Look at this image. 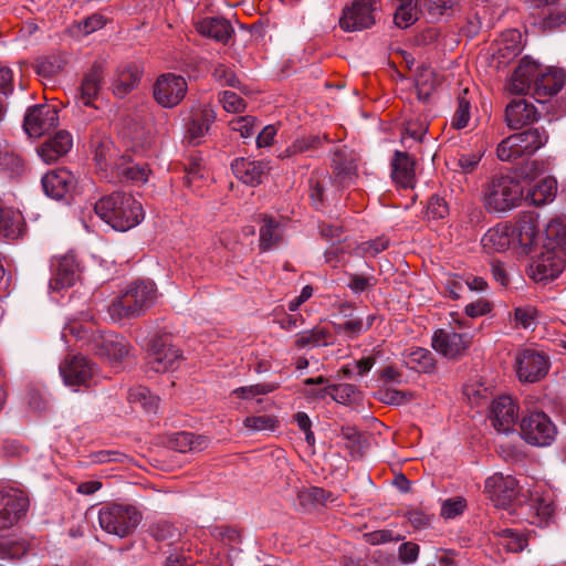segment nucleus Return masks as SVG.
Masks as SVG:
<instances>
[{
    "mask_svg": "<svg viewBox=\"0 0 566 566\" xmlns=\"http://www.w3.org/2000/svg\"><path fill=\"white\" fill-rule=\"evenodd\" d=\"M54 279L51 281L53 289L71 287L80 279V268L72 253H65L53 264Z\"/></svg>",
    "mask_w": 566,
    "mask_h": 566,
    "instance_id": "24",
    "label": "nucleus"
},
{
    "mask_svg": "<svg viewBox=\"0 0 566 566\" xmlns=\"http://www.w3.org/2000/svg\"><path fill=\"white\" fill-rule=\"evenodd\" d=\"M564 266V256L557 250H544L533 259L527 273L535 282H548L558 277Z\"/></svg>",
    "mask_w": 566,
    "mask_h": 566,
    "instance_id": "14",
    "label": "nucleus"
},
{
    "mask_svg": "<svg viewBox=\"0 0 566 566\" xmlns=\"http://www.w3.org/2000/svg\"><path fill=\"white\" fill-rule=\"evenodd\" d=\"M539 118L536 107L525 99H513L505 109V120L509 127L518 129Z\"/></svg>",
    "mask_w": 566,
    "mask_h": 566,
    "instance_id": "23",
    "label": "nucleus"
},
{
    "mask_svg": "<svg viewBox=\"0 0 566 566\" xmlns=\"http://www.w3.org/2000/svg\"><path fill=\"white\" fill-rule=\"evenodd\" d=\"M557 192V181L553 177H545L537 181L524 196V199L534 206H542L554 200Z\"/></svg>",
    "mask_w": 566,
    "mask_h": 566,
    "instance_id": "32",
    "label": "nucleus"
},
{
    "mask_svg": "<svg viewBox=\"0 0 566 566\" xmlns=\"http://www.w3.org/2000/svg\"><path fill=\"white\" fill-rule=\"evenodd\" d=\"M549 369L548 357L535 349H523L516 354L515 370L522 382H536L544 378Z\"/></svg>",
    "mask_w": 566,
    "mask_h": 566,
    "instance_id": "10",
    "label": "nucleus"
},
{
    "mask_svg": "<svg viewBox=\"0 0 566 566\" xmlns=\"http://www.w3.org/2000/svg\"><path fill=\"white\" fill-rule=\"evenodd\" d=\"M142 71L136 63H126L120 65L113 80V92L118 97L126 96L139 83Z\"/></svg>",
    "mask_w": 566,
    "mask_h": 566,
    "instance_id": "27",
    "label": "nucleus"
},
{
    "mask_svg": "<svg viewBox=\"0 0 566 566\" xmlns=\"http://www.w3.org/2000/svg\"><path fill=\"white\" fill-rule=\"evenodd\" d=\"M157 298V289L153 281L136 280L108 306V314L115 322L140 316L151 307Z\"/></svg>",
    "mask_w": 566,
    "mask_h": 566,
    "instance_id": "3",
    "label": "nucleus"
},
{
    "mask_svg": "<svg viewBox=\"0 0 566 566\" xmlns=\"http://www.w3.org/2000/svg\"><path fill=\"white\" fill-rule=\"evenodd\" d=\"M319 234L322 238H324L326 240V243H331L332 245H335V244H338L342 242V228L340 227L323 223L319 227Z\"/></svg>",
    "mask_w": 566,
    "mask_h": 566,
    "instance_id": "64",
    "label": "nucleus"
},
{
    "mask_svg": "<svg viewBox=\"0 0 566 566\" xmlns=\"http://www.w3.org/2000/svg\"><path fill=\"white\" fill-rule=\"evenodd\" d=\"M493 308L491 302L485 298H479L465 306V314L469 317L475 318L489 314Z\"/></svg>",
    "mask_w": 566,
    "mask_h": 566,
    "instance_id": "63",
    "label": "nucleus"
},
{
    "mask_svg": "<svg viewBox=\"0 0 566 566\" xmlns=\"http://www.w3.org/2000/svg\"><path fill=\"white\" fill-rule=\"evenodd\" d=\"M421 13L426 14L422 0H406L396 10L394 21L399 28H408L419 19Z\"/></svg>",
    "mask_w": 566,
    "mask_h": 566,
    "instance_id": "34",
    "label": "nucleus"
},
{
    "mask_svg": "<svg viewBox=\"0 0 566 566\" xmlns=\"http://www.w3.org/2000/svg\"><path fill=\"white\" fill-rule=\"evenodd\" d=\"M72 146L73 139L71 134L65 130H60L39 147L38 154L43 161L51 164L67 154Z\"/></svg>",
    "mask_w": 566,
    "mask_h": 566,
    "instance_id": "26",
    "label": "nucleus"
},
{
    "mask_svg": "<svg viewBox=\"0 0 566 566\" xmlns=\"http://www.w3.org/2000/svg\"><path fill=\"white\" fill-rule=\"evenodd\" d=\"M525 506L528 511L527 518L530 523L538 526L546 524L554 513L553 500L549 493L530 492V499Z\"/></svg>",
    "mask_w": 566,
    "mask_h": 566,
    "instance_id": "25",
    "label": "nucleus"
},
{
    "mask_svg": "<svg viewBox=\"0 0 566 566\" xmlns=\"http://www.w3.org/2000/svg\"><path fill=\"white\" fill-rule=\"evenodd\" d=\"M201 35L227 43L233 33L230 22L223 18H205L197 24Z\"/></svg>",
    "mask_w": 566,
    "mask_h": 566,
    "instance_id": "30",
    "label": "nucleus"
},
{
    "mask_svg": "<svg viewBox=\"0 0 566 566\" xmlns=\"http://www.w3.org/2000/svg\"><path fill=\"white\" fill-rule=\"evenodd\" d=\"M417 98L427 103L437 88V76L429 67L419 70L415 81Z\"/></svg>",
    "mask_w": 566,
    "mask_h": 566,
    "instance_id": "36",
    "label": "nucleus"
},
{
    "mask_svg": "<svg viewBox=\"0 0 566 566\" xmlns=\"http://www.w3.org/2000/svg\"><path fill=\"white\" fill-rule=\"evenodd\" d=\"M501 544L510 552H522L527 545V538L524 534L505 528L501 532Z\"/></svg>",
    "mask_w": 566,
    "mask_h": 566,
    "instance_id": "52",
    "label": "nucleus"
},
{
    "mask_svg": "<svg viewBox=\"0 0 566 566\" xmlns=\"http://www.w3.org/2000/svg\"><path fill=\"white\" fill-rule=\"evenodd\" d=\"M214 119V112L208 106L195 112L187 125L186 138L192 144H199Z\"/></svg>",
    "mask_w": 566,
    "mask_h": 566,
    "instance_id": "28",
    "label": "nucleus"
},
{
    "mask_svg": "<svg viewBox=\"0 0 566 566\" xmlns=\"http://www.w3.org/2000/svg\"><path fill=\"white\" fill-rule=\"evenodd\" d=\"M234 176L245 185H260L270 170L268 163L237 158L231 165Z\"/></svg>",
    "mask_w": 566,
    "mask_h": 566,
    "instance_id": "22",
    "label": "nucleus"
},
{
    "mask_svg": "<svg viewBox=\"0 0 566 566\" xmlns=\"http://www.w3.org/2000/svg\"><path fill=\"white\" fill-rule=\"evenodd\" d=\"M229 126L233 132L239 133L242 138H250L254 135L256 119L251 115L239 116L231 119Z\"/></svg>",
    "mask_w": 566,
    "mask_h": 566,
    "instance_id": "54",
    "label": "nucleus"
},
{
    "mask_svg": "<svg viewBox=\"0 0 566 566\" xmlns=\"http://www.w3.org/2000/svg\"><path fill=\"white\" fill-rule=\"evenodd\" d=\"M95 213L116 231H127L144 219L142 203L132 195L113 192L99 199L94 207Z\"/></svg>",
    "mask_w": 566,
    "mask_h": 566,
    "instance_id": "2",
    "label": "nucleus"
},
{
    "mask_svg": "<svg viewBox=\"0 0 566 566\" xmlns=\"http://www.w3.org/2000/svg\"><path fill=\"white\" fill-rule=\"evenodd\" d=\"M279 388L274 382H262L235 388L232 395L240 399H253L256 396L270 394Z\"/></svg>",
    "mask_w": 566,
    "mask_h": 566,
    "instance_id": "51",
    "label": "nucleus"
},
{
    "mask_svg": "<svg viewBox=\"0 0 566 566\" xmlns=\"http://www.w3.org/2000/svg\"><path fill=\"white\" fill-rule=\"evenodd\" d=\"M333 186L332 178L326 171L316 170L310 178V196L315 206H321L325 199V192Z\"/></svg>",
    "mask_w": 566,
    "mask_h": 566,
    "instance_id": "39",
    "label": "nucleus"
},
{
    "mask_svg": "<svg viewBox=\"0 0 566 566\" xmlns=\"http://www.w3.org/2000/svg\"><path fill=\"white\" fill-rule=\"evenodd\" d=\"M298 499L303 505H325L333 502V494L322 488L312 486L298 493Z\"/></svg>",
    "mask_w": 566,
    "mask_h": 566,
    "instance_id": "47",
    "label": "nucleus"
},
{
    "mask_svg": "<svg viewBox=\"0 0 566 566\" xmlns=\"http://www.w3.org/2000/svg\"><path fill=\"white\" fill-rule=\"evenodd\" d=\"M423 10L431 21L450 15L459 7L460 0H422Z\"/></svg>",
    "mask_w": 566,
    "mask_h": 566,
    "instance_id": "43",
    "label": "nucleus"
},
{
    "mask_svg": "<svg viewBox=\"0 0 566 566\" xmlns=\"http://www.w3.org/2000/svg\"><path fill=\"white\" fill-rule=\"evenodd\" d=\"M467 507L465 500L462 497L446 500L441 507V515L444 518H454L461 515Z\"/></svg>",
    "mask_w": 566,
    "mask_h": 566,
    "instance_id": "60",
    "label": "nucleus"
},
{
    "mask_svg": "<svg viewBox=\"0 0 566 566\" xmlns=\"http://www.w3.org/2000/svg\"><path fill=\"white\" fill-rule=\"evenodd\" d=\"M565 82L564 70L543 69L535 61L524 57L507 80L505 87L512 94H531L536 102L545 103L563 88Z\"/></svg>",
    "mask_w": 566,
    "mask_h": 566,
    "instance_id": "1",
    "label": "nucleus"
},
{
    "mask_svg": "<svg viewBox=\"0 0 566 566\" xmlns=\"http://www.w3.org/2000/svg\"><path fill=\"white\" fill-rule=\"evenodd\" d=\"M379 399L387 405L400 406L413 399V394L398 389H385L379 392Z\"/></svg>",
    "mask_w": 566,
    "mask_h": 566,
    "instance_id": "59",
    "label": "nucleus"
},
{
    "mask_svg": "<svg viewBox=\"0 0 566 566\" xmlns=\"http://www.w3.org/2000/svg\"><path fill=\"white\" fill-rule=\"evenodd\" d=\"M449 213V208L443 198L432 196L428 202L427 214L429 219H442Z\"/></svg>",
    "mask_w": 566,
    "mask_h": 566,
    "instance_id": "61",
    "label": "nucleus"
},
{
    "mask_svg": "<svg viewBox=\"0 0 566 566\" xmlns=\"http://www.w3.org/2000/svg\"><path fill=\"white\" fill-rule=\"evenodd\" d=\"M102 82V71L98 67L93 69L83 80L80 91V102L84 106H91L93 99L97 96Z\"/></svg>",
    "mask_w": 566,
    "mask_h": 566,
    "instance_id": "38",
    "label": "nucleus"
},
{
    "mask_svg": "<svg viewBox=\"0 0 566 566\" xmlns=\"http://www.w3.org/2000/svg\"><path fill=\"white\" fill-rule=\"evenodd\" d=\"M483 157V153L469 151L459 154L455 160L457 169L462 174H471L474 171Z\"/></svg>",
    "mask_w": 566,
    "mask_h": 566,
    "instance_id": "55",
    "label": "nucleus"
},
{
    "mask_svg": "<svg viewBox=\"0 0 566 566\" xmlns=\"http://www.w3.org/2000/svg\"><path fill=\"white\" fill-rule=\"evenodd\" d=\"M285 230L282 221L269 216L262 217L260 227V248L284 244Z\"/></svg>",
    "mask_w": 566,
    "mask_h": 566,
    "instance_id": "31",
    "label": "nucleus"
},
{
    "mask_svg": "<svg viewBox=\"0 0 566 566\" xmlns=\"http://www.w3.org/2000/svg\"><path fill=\"white\" fill-rule=\"evenodd\" d=\"M537 315L536 307L532 305L517 306L513 312L515 326L530 328L535 323Z\"/></svg>",
    "mask_w": 566,
    "mask_h": 566,
    "instance_id": "56",
    "label": "nucleus"
},
{
    "mask_svg": "<svg viewBox=\"0 0 566 566\" xmlns=\"http://www.w3.org/2000/svg\"><path fill=\"white\" fill-rule=\"evenodd\" d=\"M95 371V366L83 356H74L60 366L64 384L72 387H88Z\"/></svg>",
    "mask_w": 566,
    "mask_h": 566,
    "instance_id": "16",
    "label": "nucleus"
},
{
    "mask_svg": "<svg viewBox=\"0 0 566 566\" xmlns=\"http://www.w3.org/2000/svg\"><path fill=\"white\" fill-rule=\"evenodd\" d=\"M59 123L57 111L49 104L30 107L24 117V130L30 137H40Z\"/></svg>",
    "mask_w": 566,
    "mask_h": 566,
    "instance_id": "15",
    "label": "nucleus"
},
{
    "mask_svg": "<svg viewBox=\"0 0 566 566\" xmlns=\"http://www.w3.org/2000/svg\"><path fill=\"white\" fill-rule=\"evenodd\" d=\"M187 91L188 85L182 76L167 73L157 78L153 93L160 106L172 108L185 98Z\"/></svg>",
    "mask_w": 566,
    "mask_h": 566,
    "instance_id": "11",
    "label": "nucleus"
},
{
    "mask_svg": "<svg viewBox=\"0 0 566 566\" xmlns=\"http://www.w3.org/2000/svg\"><path fill=\"white\" fill-rule=\"evenodd\" d=\"M470 338L467 334H458L455 332H447L439 329L433 334V348L449 358H455L469 347Z\"/></svg>",
    "mask_w": 566,
    "mask_h": 566,
    "instance_id": "19",
    "label": "nucleus"
},
{
    "mask_svg": "<svg viewBox=\"0 0 566 566\" xmlns=\"http://www.w3.org/2000/svg\"><path fill=\"white\" fill-rule=\"evenodd\" d=\"M331 397L338 403L352 405L360 399V391L352 384L332 385Z\"/></svg>",
    "mask_w": 566,
    "mask_h": 566,
    "instance_id": "48",
    "label": "nucleus"
},
{
    "mask_svg": "<svg viewBox=\"0 0 566 566\" xmlns=\"http://www.w3.org/2000/svg\"><path fill=\"white\" fill-rule=\"evenodd\" d=\"M143 518L142 512L129 504H108L98 512L99 526L118 537L132 534Z\"/></svg>",
    "mask_w": 566,
    "mask_h": 566,
    "instance_id": "6",
    "label": "nucleus"
},
{
    "mask_svg": "<svg viewBox=\"0 0 566 566\" xmlns=\"http://www.w3.org/2000/svg\"><path fill=\"white\" fill-rule=\"evenodd\" d=\"M405 365L418 373H428L434 366L432 354L421 347L410 349L405 356Z\"/></svg>",
    "mask_w": 566,
    "mask_h": 566,
    "instance_id": "37",
    "label": "nucleus"
},
{
    "mask_svg": "<svg viewBox=\"0 0 566 566\" xmlns=\"http://www.w3.org/2000/svg\"><path fill=\"white\" fill-rule=\"evenodd\" d=\"M328 332L324 328L315 327L311 331H304L296 335L295 346L297 348H304L307 346L316 347L327 345Z\"/></svg>",
    "mask_w": 566,
    "mask_h": 566,
    "instance_id": "45",
    "label": "nucleus"
},
{
    "mask_svg": "<svg viewBox=\"0 0 566 566\" xmlns=\"http://www.w3.org/2000/svg\"><path fill=\"white\" fill-rule=\"evenodd\" d=\"M128 400L133 405L140 406L147 412H155L159 406V398L143 386L132 388L128 392Z\"/></svg>",
    "mask_w": 566,
    "mask_h": 566,
    "instance_id": "44",
    "label": "nucleus"
},
{
    "mask_svg": "<svg viewBox=\"0 0 566 566\" xmlns=\"http://www.w3.org/2000/svg\"><path fill=\"white\" fill-rule=\"evenodd\" d=\"M28 497L24 492L9 488L0 490V531L14 526L25 514Z\"/></svg>",
    "mask_w": 566,
    "mask_h": 566,
    "instance_id": "12",
    "label": "nucleus"
},
{
    "mask_svg": "<svg viewBox=\"0 0 566 566\" xmlns=\"http://www.w3.org/2000/svg\"><path fill=\"white\" fill-rule=\"evenodd\" d=\"M319 144L318 137H301L295 139L284 151H282L279 157L280 158H290L295 155L303 154L311 149H314Z\"/></svg>",
    "mask_w": 566,
    "mask_h": 566,
    "instance_id": "53",
    "label": "nucleus"
},
{
    "mask_svg": "<svg viewBox=\"0 0 566 566\" xmlns=\"http://www.w3.org/2000/svg\"><path fill=\"white\" fill-rule=\"evenodd\" d=\"M0 233L8 239L20 237L22 234L21 214L11 210H3L0 207Z\"/></svg>",
    "mask_w": 566,
    "mask_h": 566,
    "instance_id": "41",
    "label": "nucleus"
},
{
    "mask_svg": "<svg viewBox=\"0 0 566 566\" xmlns=\"http://www.w3.org/2000/svg\"><path fill=\"white\" fill-rule=\"evenodd\" d=\"M220 102L228 113H241L247 108L244 99L234 92L224 91L221 93Z\"/></svg>",
    "mask_w": 566,
    "mask_h": 566,
    "instance_id": "58",
    "label": "nucleus"
},
{
    "mask_svg": "<svg viewBox=\"0 0 566 566\" xmlns=\"http://www.w3.org/2000/svg\"><path fill=\"white\" fill-rule=\"evenodd\" d=\"M522 489L514 476L503 475L502 473L493 474L484 483V491L489 499L495 506L503 509L515 502L520 505L524 504L522 497L526 499V496L521 494Z\"/></svg>",
    "mask_w": 566,
    "mask_h": 566,
    "instance_id": "8",
    "label": "nucleus"
},
{
    "mask_svg": "<svg viewBox=\"0 0 566 566\" xmlns=\"http://www.w3.org/2000/svg\"><path fill=\"white\" fill-rule=\"evenodd\" d=\"M520 432L528 444L546 447L555 440L557 429L545 412L533 411L522 417Z\"/></svg>",
    "mask_w": 566,
    "mask_h": 566,
    "instance_id": "7",
    "label": "nucleus"
},
{
    "mask_svg": "<svg viewBox=\"0 0 566 566\" xmlns=\"http://www.w3.org/2000/svg\"><path fill=\"white\" fill-rule=\"evenodd\" d=\"M76 184L74 175L67 169L52 170L42 178V187L46 196L61 199L69 193Z\"/></svg>",
    "mask_w": 566,
    "mask_h": 566,
    "instance_id": "21",
    "label": "nucleus"
},
{
    "mask_svg": "<svg viewBox=\"0 0 566 566\" xmlns=\"http://www.w3.org/2000/svg\"><path fill=\"white\" fill-rule=\"evenodd\" d=\"M375 0H355L343 10L339 27L345 32L368 29L375 24Z\"/></svg>",
    "mask_w": 566,
    "mask_h": 566,
    "instance_id": "13",
    "label": "nucleus"
},
{
    "mask_svg": "<svg viewBox=\"0 0 566 566\" xmlns=\"http://www.w3.org/2000/svg\"><path fill=\"white\" fill-rule=\"evenodd\" d=\"M515 137H520L517 143L521 144L523 157L532 156L544 147L548 140L547 132L544 128H531L515 133Z\"/></svg>",
    "mask_w": 566,
    "mask_h": 566,
    "instance_id": "33",
    "label": "nucleus"
},
{
    "mask_svg": "<svg viewBox=\"0 0 566 566\" xmlns=\"http://www.w3.org/2000/svg\"><path fill=\"white\" fill-rule=\"evenodd\" d=\"M536 227L523 221L516 227L499 223L489 229L481 239L482 248H532L535 244Z\"/></svg>",
    "mask_w": 566,
    "mask_h": 566,
    "instance_id": "5",
    "label": "nucleus"
},
{
    "mask_svg": "<svg viewBox=\"0 0 566 566\" xmlns=\"http://www.w3.org/2000/svg\"><path fill=\"white\" fill-rule=\"evenodd\" d=\"M546 248H564L566 245V217L553 218L545 228Z\"/></svg>",
    "mask_w": 566,
    "mask_h": 566,
    "instance_id": "40",
    "label": "nucleus"
},
{
    "mask_svg": "<svg viewBox=\"0 0 566 566\" xmlns=\"http://www.w3.org/2000/svg\"><path fill=\"white\" fill-rule=\"evenodd\" d=\"M518 407L510 396H501L492 402L491 419L500 432H509L516 423Z\"/></svg>",
    "mask_w": 566,
    "mask_h": 566,
    "instance_id": "17",
    "label": "nucleus"
},
{
    "mask_svg": "<svg viewBox=\"0 0 566 566\" xmlns=\"http://www.w3.org/2000/svg\"><path fill=\"white\" fill-rule=\"evenodd\" d=\"M391 166L394 181L402 188H412L415 185L412 159L406 153L396 151Z\"/></svg>",
    "mask_w": 566,
    "mask_h": 566,
    "instance_id": "29",
    "label": "nucleus"
},
{
    "mask_svg": "<svg viewBox=\"0 0 566 566\" xmlns=\"http://www.w3.org/2000/svg\"><path fill=\"white\" fill-rule=\"evenodd\" d=\"M375 316L368 315L366 322H364L361 318H352L346 321L343 324H335V331L336 333L346 334L348 337H356L364 331H367L371 327L374 323Z\"/></svg>",
    "mask_w": 566,
    "mask_h": 566,
    "instance_id": "50",
    "label": "nucleus"
},
{
    "mask_svg": "<svg viewBox=\"0 0 566 566\" xmlns=\"http://www.w3.org/2000/svg\"><path fill=\"white\" fill-rule=\"evenodd\" d=\"M517 138L518 137H515V134H513L499 144L496 155L500 160L511 161L523 157L521 144L517 143Z\"/></svg>",
    "mask_w": 566,
    "mask_h": 566,
    "instance_id": "49",
    "label": "nucleus"
},
{
    "mask_svg": "<svg viewBox=\"0 0 566 566\" xmlns=\"http://www.w3.org/2000/svg\"><path fill=\"white\" fill-rule=\"evenodd\" d=\"M181 358L180 350L167 335L156 336L147 349V365L155 373L174 370Z\"/></svg>",
    "mask_w": 566,
    "mask_h": 566,
    "instance_id": "9",
    "label": "nucleus"
},
{
    "mask_svg": "<svg viewBox=\"0 0 566 566\" xmlns=\"http://www.w3.org/2000/svg\"><path fill=\"white\" fill-rule=\"evenodd\" d=\"M467 95L468 88L463 90L458 97V106L451 120V126L455 129L467 127L471 117V103Z\"/></svg>",
    "mask_w": 566,
    "mask_h": 566,
    "instance_id": "46",
    "label": "nucleus"
},
{
    "mask_svg": "<svg viewBox=\"0 0 566 566\" xmlns=\"http://www.w3.org/2000/svg\"><path fill=\"white\" fill-rule=\"evenodd\" d=\"M209 439L206 436L192 432H178L172 439V447L179 452H200L207 449Z\"/></svg>",
    "mask_w": 566,
    "mask_h": 566,
    "instance_id": "35",
    "label": "nucleus"
},
{
    "mask_svg": "<svg viewBox=\"0 0 566 566\" xmlns=\"http://www.w3.org/2000/svg\"><path fill=\"white\" fill-rule=\"evenodd\" d=\"M304 384L306 386H315L318 385L321 387L318 388H311L306 390V395L308 397L315 398V399H325L327 396L331 397L332 391V385H326L327 379L323 376H318L316 378H307L305 379Z\"/></svg>",
    "mask_w": 566,
    "mask_h": 566,
    "instance_id": "57",
    "label": "nucleus"
},
{
    "mask_svg": "<svg viewBox=\"0 0 566 566\" xmlns=\"http://www.w3.org/2000/svg\"><path fill=\"white\" fill-rule=\"evenodd\" d=\"M64 61L57 56H48L38 63V72L45 76H52L63 67Z\"/></svg>",
    "mask_w": 566,
    "mask_h": 566,
    "instance_id": "62",
    "label": "nucleus"
},
{
    "mask_svg": "<svg viewBox=\"0 0 566 566\" xmlns=\"http://www.w3.org/2000/svg\"><path fill=\"white\" fill-rule=\"evenodd\" d=\"M96 353L105 357L109 363H120L129 354V344L123 337L114 333L101 334L95 338Z\"/></svg>",
    "mask_w": 566,
    "mask_h": 566,
    "instance_id": "18",
    "label": "nucleus"
},
{
    "mask_svg": "<svg viewBox=\"0 0 566 566\" xmlns=\"http://www.w3.org/2000/svg\"><path fill=\"white\" fill-rule=\"evenodd\" d=\"M280 426V420L274 415L249 416L243 420V427L249 432H273Z\"/></svg>",
    "mask_w": 566,
    "mask_h": 566,
    "instance_id": "42",
    "label": "nucleus"
},
{
    "mask_svg": "<svg viewBox=\"0 0 566 566\" xmlns=\"http://www.w3.org/2000/svg\"><path fill=\"white\" fill-rule=\"evenodd\" d=\"M332 160L336 181L342 187L349 186L356 177V155L346 146H338L333 153Z\"/></svg>",
    "mask_w": 566,
    "mask_h": 566,
    "instance_id": "20",
    "label": "nucleus"
},
{
    "mask_svg": "<svg viewBox=\"0 0 566 566\" xmlns=\"http://www.w3.org/2000/svg\"><path fill=\"white\" fill-rule=\"evenodd\" d=\"M524 190L518 180L510 176H495L485 186L483 203L488 211L506 212L522 202Z\"/></svg>",
    "mask_w": 566,
    "mask_h": 566,
    "instance_id": "4",
    "label": "nucleus"
}]
</instances>
